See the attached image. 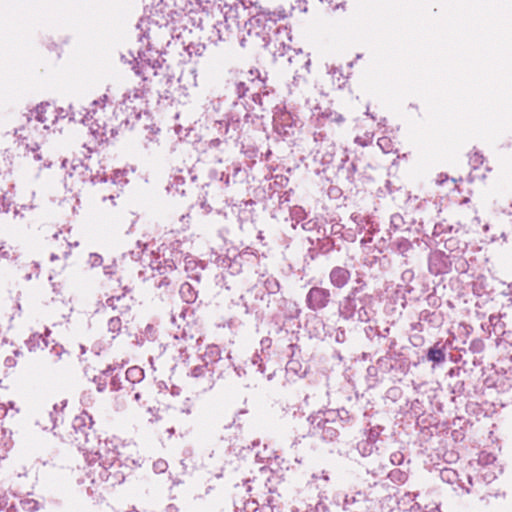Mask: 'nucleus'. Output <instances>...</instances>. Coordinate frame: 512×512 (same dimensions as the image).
Listing matches in <instances>:
<instances>
[{"label":"nucleus","instance_id":"f257e3e1","mask_svg":"<svg viewBox=\"0 0 512 512\" xmlns=\"http://www.w3.org/2000/svg\"><path fill=\"white\" fill-rule=\"evenodd\" d=\"M118 448V440H100L96 437V440L90 441L87 445L85 444V447L81 451L90 465L98 464V467L102 469V471L99 472L100 478L109 480L112 472L107 473V471L121 467L122 465Z\"/></svg>","mask_w":512,"mask_h":512},{"label":"nucleus","instance_id":"f03ea898","mask_svg":"<svg viewBox=\"0 0 512 512\" xmlns=\"http://www.w3.org/2000/svg\"><path fill=\"white\" fill-rule=\"evenodd\" d=\"M373 296L361 293L360 287L353 288L341 301L339 313L344 319H356L360 322H369L374 315L372 307Z\"/></svg>","mask_w":512,"mask_h":512},{"label":"nucleus","instance_id":"7ed1b4c3","mask_svg":"<svg viewBox=\"0 0 512 512\" xmlns=\"http://www.w3.org/2000/svg\"><path fill=\"white\" fill-rule=\"evenodd\" d=\"M284 17L281 12L260 11L248 19L245 29L256 45L267 46L271 31L274 30L277 21Z\"/></svg>","mask_w":512,"mask_h":512},{"label":"nucleus","instance_id":"20e7f679","mask_svg":"<svg viewBox=\"0 0 512 512\" xmlns=\"http://www.w3.org/2000/svg\"><path fill=\"white\" fill-rule=\"evenodd\" d=\"M92 424V417L85 411L74 417L71 441L75 443L79 450L85 447V443L87 445L90 441L96 440V435L92 431Z\"/></svg>","mask_w":512,"mask_h":512},{"label":"nucleus","instance_id":"39448f33","mask_svg":"<svg viewBox=\"0 0 512 512\" xmlns=\"http://www.w3.org/2000/svg\"><path fill=\"white\" fill-rule=\"evenodd\" d=\"M189 383L199 392H206L215 385L213 364L207 362L194 366L188 373Z\"/></svg>","mask_w":512,"mask_h":512},{"label":"nucleus","instance_id":"423d86ee","mask_svg":"<svg viewBox=\"0 0 512 512\" xmlns=\"http://www.w3.org/2000/svg\"><path fill=\"white\" fill-rule=\"evenodd\" d=\"M145 106L144 94L140 89H134L124 94L120 103V110L126 113L127 117L139 118Z\"/></svg>","mask_w":512,"mask_h":512},{"label":"nucleus","instance_id":"0eeeda50","mask_svg":"<svg viewBox=\"0 0 512 512\" xmlns=\"http://www.w3.org/2000/svg\"><path fill=\"white\" fill-rule=\"evenodd\" d=\"M331 300V293L328 289L322 287H312L306 296V305L312 311H318L326 308Z\"/></svg>","mask_w":512,"mask_h":512},{"label":"nucleus","instance_id":"6e6552de","mask_svg":"<svg viewBox=\"0 0 512 512\" xmlns=\"http://www.w3.org/2000/svg\"><path fill=\"white\" fill-rule=\"evenodd\" d=\"M50 260L66 259L71 253V243L67 240L62 231L55 233L50 241Z\"/></svg>","mask_w":512,"mask_h":512},{"label":"nucleus","instance_id":"1a4fd4ad","mask_svg":"<svg viewBox=\"0 0 512 512\" xmlns=\"http://www.w3.org/2000/svg\"><path fill=\"white\" fill-rule=\"evenodd\" d=\"M316 421V425L313 427L314 433H318L325 440L332 441L338 436L336 420H329L324 414H318L313 417V422Z\"/></svg>","mask_w":512,"mask_h":512},{"label":"nucleus","instance_id":"9d476101","mask_svg":"<svg viewBox=\"0 0 512 512\" xmlns=\"http://www.w3.org/2000/svg\"><path fill=\"white\" fill-rule=\"evenodd\" d=\"M351 278V272L341 266L334 267L329 274L330 283L336 288H343Z\"/></svg>","mask_w":512,"mask_h":512},{"label":"nucleus","instance_id":"9b49d317","mask_svg":"<svg viewBox=\"0 0 512 512\" xmlns=\"http://www.w3.org/2000/svg\"><path fill=\"white\" fill-rule=\"evenodd\" d=\"M26 149L28 152L25 156L27 157L28 161L35 162L37 169L50 166V162L44 160L42 153L39 152V146L37 144H35L33 147H29L27 144Z\"/></svg>","mask_w":512,"mask_h":512},{"label":"nucleus","instance_id":"f8f14e48","mask_svg":"<svg viewBox=\"0 0 512 512\" xmlns=\"http://www.w3.org/2000/svg\"><path fill=\"white\" fill-rule=\"evenodd\" d=\"M35 119L37 122L44 124V128L48 127V123H53L54 120L50 116H53L54 110L49 104H41L36 108Z\"/></svg>","mask_w":512,"mask_h":512},{"label":"nucleus","instance_id":"ddd939ff","mask_svg":"<svg viewBox=\"0 0 512 512\" xmlns=\"http://www.w3.org/2000/svg\"><path fill=\"white\" fill-rule=\"evenodd\" d=\"M34 130H36L34 121L31 118H28L25 126L15 129V136L18 140H28L33 137Z\"/></svg>","mask_w":512,"mask_h":512},{"label":"nucleus","instance_id":"4468645a","mask_svg":"<svg viewBox=\"0 0 512 512\" xmlns=\"http://www.w3.org/2000/svg\"><path fill=\"white\" fill-rule=\"evenodd\" d=\"M129 299L122 294L121 296H111L107 299L106 303L113 310H118L119 312H123L126 308H128Z\"/></svg>","mask_w":512,"mask_h":512},{"label":"nucleus","instance_id":"2eb2a0df","mask_svg":"<svg viewBox=\"0 0 512 512\" xmlns=\"http://www.w3.org/2000/svg\"><path fill=\"white\" fill-rule=\"evenodd\" d=\"M427 358L434 363H443L445 361L444 346H440L439 342L436 343L428 350Z\"/></svg>","mask_w":512,"mask_h":512},{"label":"nucleus","instance_id":"dca6fc26","mask_svg":"<svg viewBox=\"0 0 512 512\" xmlns=\"http://www.w3.org/2000/svg\"><path fill=\"white\" fill-rule=\"evenodd\" d=\"M179 292L182 299L187 303H192L197 298V292L193 289L190 283H183Z\"/></svg>","mask_w":512,"mask_h":512},{"label":"nucleus","instance_id":"f3484780","mask_svg":"<svg viewBox=\"0 0 512 512\" xmlns=\"http://www.w3.org/2000/svg\"><path fill=\"white\" fill-rule=\"evenodd\" d=\"M66 406V401H61L59 404H55L54 407H53V412L50 413V416H51V419H52V422H53V426L52 428H56V426L58 425L59 422H62L63 421V417H62V412H63V409L65 408Z\"/></svg>","mask_w":512,"mask_h":512},{"label":"nucleus","instance_id":"a211bd4d","mask_svg":"<svg viewBox=\"0 0 512 512\" xmlns=\"http://www.w3.org/2000/svg\"><path fill=\"white\" fill-rule=\"evenodd\" d=\"M440 477L444 482L454 484L458 482V473L452 468H444L440 472Z\"/></svg>","mask_w":512,"mask_h":512},{"label":"nucleus","instance_id":"6ab92c4d","mask_svg":"<svg viewBox=\"0 0 512 512\" xmlns=\"http://www.w3.org/2000/svg\"><path fill=\"white\" fill-rule=\"evenodd\" d=\"M122 322L119 317H112L108 321V331L111 333V337L115 338L121 331Z\"/></svg>","mask_w":512,"mask_h":512},{"label":"nucleus","instance_id":"aec40b11","mask_svg":"<svg viewBox=\"0 0 512 512\" xmlns=\"http://www.w3.org/2000/svg\"><path fill=\"white\" fill-rule=\"evenodd\" d=\"M322 117L328 123L341 124L345 120L341 114L334 112V111H326V112L322 113Z\"/></svg>","mask_w":512,"mask_h":512},{"label":"nucleus","instance_id":"412c9836","mask_svg":"<svg viewBox=\"0 0 512 512\" xmlns=\"http://www.w3.org/2000/svg\"><path fill=\"white\" fill-rule=\"evenodd\" d=\"M143 377V370L138 367H131L126 371V378L135 382L141 380Z\"/></svg>","mask_w":512,"mask_h":512},{"label":"nucleus","instance_id":"4be33fe9","mask_svg":"<svg viewBox=\"0 0 512 512\" xmlns=\"http://www.w3.org/2000/svg\"><path fill=\"white\" fill-rule=\"evenodd\" d=\"M16 253L10 247L1 246L0 247V261L2 259H15Z\"/></svg>","mask_w":512,"mask_h":512},{"label":"nucleus","instance_id":"5701e85b","mask_svg":"<svg viewBox=\"0 0 512 512\" xmlns=\"http://www.w3.org/2000/svg\"><path fill=\"white\" fill-rule=\"evenodd\" d=\"M469 162L473 168H477L483 163V155L478 152H474L470 155Z\"/></svg>","mask_w":512,"mask_h":512},{"label":"nucleus","instance_id":"b1692460","mask_svg":"<svg viewBox=\"0 0 512 512\" xmlns=\"http://www.w3.org/2000/svg\"><path fill=\"white\" fill-rule=\"evenodd\" d=\"M489 323L491 326H493L494 331H496L497 329L503 331V329H504V325L501 324V316L500 315H490Z\"/></svg>","mask_w":512,"mask_h":512},{"label":"nucleus","instance_id":"393cba45","mask_svg":"<svg viewBox=\"0 0 512 512\" xmlns=\"http://www.w3.org/2000/svg\"><path fill=\"white\" fill-rule=\"evenodd\" d=\"M168 464L165 460L158 459L153 463V469L157 473H163L167 470Z\"/></svg>","mask_w":512,"mask_h":512},{"label":"nucleus","instance_id":"a878e982","mask_svg":"<svg viewBox=\"0 0 512 512\" xmlns=\"http://www.w3.org/2000/svg\"><path fill=\"white\" fill-rule=\"evenodd\" d=\"M390 459L394 465H400L404 460V455L401 452H395L391 454Z\"/></svg>","mask_w":512,"mask_h":512},{"label":"nucleus","instance_id":"bb28decb","mask_svg":"<svg viewBox=\"0 0 512 512\" xmlns=\"http://www.w3.org/2000/svg\"><path fill=\"white\" fill-rule=\"evenodd\" d=\"M301 365L298 361L290 360L287 363V370L293 371L295 374H298V368H300Z\"/></svg>","mask_w":512,"mask_h":512},{"label":"nucleus","instance_id":"cd10ccee","mask_svg":"<svg viewBox=\"0 0 512 512\" xmlns=\"http://www.w3.org/2000/svg\"><path fill=\"white\" fill-rule=\"evenodd\" d=\"M89 262L92 266H99L102 263V257L98 254H90Z\"/></svg>","mask_w":512,"mask_h":512},{"label":"nucleus","instance_id":"c85d7f7f","mask_svg":"<svg viewBox=\"0 0 512 512\" xmlns=\"http://www.w3.org/2000/svg\"><path fill=\"white\" fill-rule=\"evenodd\" d=\"M206 354H210L211 356H213L215 358H219L220 357V349L216 345L209 346V347H207Z\"/></svg>","mask_w":512,"mask_h":512},{"label":"nucleus","instance_id":"c756f323","mask_svg":"<svg viewBox=\"0 0 512 512\" xmlns=\"http://www.w3.org/2000/svg\"><path fill=\"white\" fill-rule=\"evenodd\" d=\"M390 140L386 137H382L378 139V145L381 147V149L385 152H388Z\"/></svg>","mask_w":512,"mask_h":512},{"label":"nucleus","instance_id":"7c9ffc66","mask_svg":"<svg viewBox=\"0 0 512 512\" xmlns=\"http://www.w3.org/2000/svg\"><path fill=\"white\" fill-rule=\"evenodd\" d=\"M398 248L401 250L402 253H405L411 248V243L407 240H402L399 242Z\"/></svg>","mask_w":512,"mask_h":512},{"label":"nucleus","instance_id":"2f4dec72","mask_svg":"<svg viewBox=\"0 0 512 512\" xmlns=\"http://www.w3.org/2000/svg\"><path fill=\"white\" fill-rule=\"evenodd\" d=\"M252 364L253 365H257L258 366V370L261 372V373H264V368L261 364V358L259 355L255 354L252 358Z\"/></svg>","mask_w":512,"mask_h":512},{"label":"nucleus","instance_id":"473e14b6","mask_svg":"<svg viewBox=\"0 0 512 512\" xmlns=\"http://www.w3.org/2000/svg\"><path fill=\"white\" fill-rule=\"evenodd\" d=\"M7 201L5 195H0V212L7 211Z\"/></svg>","mask_w":512,"mask_h":512},{"label":"nucleus","instance_id":"72a5a7b5","mask_svg":"<svg viewBox=\"0 0 512 512\" xmlns=\"http://www.w3.org/2000/svg\"><path fill=\"white\" fill-rule=\"evenodd\" d=\"M4 363H5V366H7V367H13V366H15L16 361L13 357L9 356V357H6Z\"/></svg>","mask_w":512,"mask_h":512},{"label":"nucleus","instance_id":"f704fd0d","mask_svg":"<svg viewBox=\"0 0 512 512\" xmlns=\"http://www.w3.org/2000/svg\"><path fill=\"white\" fill-rule=\"evenodd\" d=\"M8 415V408L5 404H0V418H3Z\"/></svg>","mask_w":512,"mask_h":512},{"label":"nucleus","instance_id":"c9c22d12","mask_svg":"<svg viewBox=\"0 0 512 512\" xmlns=\"http://www.w3.org/2000/svg\"><path fill=\"white\" fill-rule=\"evenodd\" d=\"M3 435L6 436L5 434V431L3 430L2 431ZM6 438V441L4 442V447L6 450H8L11 446H12V442H11V437H5Z\"/></svg>","mask_w":512,"mask_h":512},{"label":"nucleus","instance_id":"e433bc0d","mask_svg":"<svg viewBox=\"0 0 512 512\" xmlns=\"http://www.w3.org/2000/svg\"><path fill=\"white\" fill-rule=\"evenodd\" d=\"M133 70L135 72L136 75L138 76H141L143 78V80H145L146 78L143 76V73H142V70L141 68L139 67V65H136L133 67Z\"/></svg>","mask_w":512,"mask_h":512},{"label":"nucleus","instance_id":"4c0bfd02","mask_svg":"<svg viewBox=\"0 0 512 512\" xmlns=\"http://www.w3.org/2000/svg\"><path fill=\"white\" fill-rule=\"evenodd\" d=\"M103 203H107L108 201L111 203V206H114L116 203L114 202V196L110 195L109 197H103Z\"/></svg>","mask_w":512,"mask_h":512},{"label":"nucleus","instance_id":"58836bf2","mask_svg":"<svg viewBox=\"0 0 512 512\" xmlns=\"http://www.w3.org/2000/svg\"><path fill=\"white\" fill-rule=\"evenodd\" d=\"M165 512H178V508L175 505L170 504L166 507Z\"/></svg>","mask_w":512,"mask_h":512},{"label":"nucleus","instance_id":"ea45409f","mask_svg":"<svg viewBox=\"0 0 512 512\" xmlns=\"http://www.w3.org/2000/svg\"><path fill=\"white\" fill-rule=\"evenodd\" d=\"M167 269H169V270H171V271H173V270H175V269H176V264H175V262H174L173 260H171V261L168 263L167 267H165V270H167Z\"/></svg>","mask_w":512,"mask_h":512},{"label":"nucleus","instance_id":"a19ab883","mask_svg":"<svg viewBox=\"0 0 512 512\" xmlns=\"http://www.w3.org/2000/svg\"><path fill=\"white\" fill-rule=\"evenodd\" d=\"M299 84H300V77L295 76V77L293 78V81H292V83H291V86H293V87H298V86H299Z\"/></svg>","mask_w":512,"mask_h":512},{"label":"nucleus","instance_id":"79ce46f5","mask_svg":"<svg viewBox=\"0 0 512 512\" xmlns=\"http://www.w3.org/2000/svg\"><path fill=\"white\" fill-rule=\"evenodd\" d=\"M220 143L221 142H220L219 139H213V140L210 141V145L211 146H215V147L218 146Z\"/></svg>","mask_w":512,"mask_h":512},{"label":"nucleus","instance_id":"37998d69","mask_svg":"<svg viewBox=\"0 0 512 512\" xmlns=\"http://www.w3.org/2000/svg\"><path fill=\"white\" fill-rule=\"evenodd\" d=\"M420 509V506L418 504H415L413 505L411 508H410V512H416L417 510Z\"/></svg>","mask_w":512,"mask_h":512},{"label":"nucleus","instance_id":"c03bdc74","mask_svg":"<svg viewBox=\"0 0 512 512\" xmlns=\"http://www.w3.org/2000/svg\"><path fill=\"white\" fill-rule=\"evenodd\" d=\"M424 512H441L438 505H436L434 508H432L430 511H424Z\"/></svg>","mask_w":512,"mask_h":512},{"label":"nucleus","instance_id":"a18cd8bd","mask_svg":"<svg viewBox=\"0 0 512 512\" xmlns=\"http://www.w3.org/2000/svg\"><path fill=\"white\" fill-rule=\"evenodd\" d=\"M123 479H124V476L122 474L115 476V480H117L118 482H121Z\"/></svg>","mask_w":512,"mask_h":512},{"label":"nucleus","instance_id":"49530a36","mask_svg":"<svg viewBox=\"0 0 512 512\" xmlns=\"http://www.w3.org/2000/svg\"><path fill=\"white\" fill-rule=\"evenodd\" d=\"M246 42H247V39L246 38H242L241 41H240V44L242 47H246Z\"/></svg>","mask_w":512,"mask_h":512},{"label":"nucleus","instance_id":"de8ad7c7","mask_svg":"<svg viewBox=\"0 0 512 512\" xmlns=\"http://www.w3.org/2000/svg\"><path fill=\"white\" fill-rule=\"evenodd\" d=\"M321 478H322L323 480H325V481H328V479H329L328 475H327V474H325V472H324V471L322 472Z\"/></svg>","mask_w":512,"mask_h":512},{"label":"nucleus","instance_id":"09e8293b","mask_svg":"<svg viewBox=\"0 0 512 512\" xmlns=\"http://www.w3.org/2000/svg\"><path fill=\"white\" fill-rule=\"evenodd\" d=\"M134 399L138 401L140 399V393H138V392L135 393L134 394Z\"/></svg>","mask_w":512,"mask_h":512},{"label":"nucleus","instance_id":"8fccbe9b","mask_svg":"<svg viewBox=\"0 0 512 512\" xmlns=\"http://www.w3.org/2000/svg\"><path fill=\"white\" fill-rule=\"evenodd\" d=\"M9 404H10V408H11V409H13V410H15V413H17V412H18V409H15V408H14V404H13L12 402H10Z\"/></svg>","mask_w":512,"mask_h":512},{"label":"nucleus","instance_id":"3c124183","mask_svg":"<svg viewBox=\"0 0 512 512\" xmlns=\"http://www.w3.org/2000/svg\"><path fill=\"white\" fill-rule=\"evenodd\" d=\"M244 86V83H239L238 85V93H240V87H243Z\"/></svg>","mask_w":512,"mask_h":512},{"label":"nucleus","instance_id":"603ef678","mask_svg":"<svg viewBox=\"0 0 512 512\" xmlns=\"http://www.w3.org/2000/svg\"><path fill=\"white\" fill-rule=\"evenodd\" d=\"M461 486L466 490L467 493L470 492V489L468 487H464L463 485H461Z\"/></svg>","mask_w":512,"mask_h":512},{"label":"nucleus","instance_id":"864d4df0","mask_svg":"<svg viewBox=\"0 0 512 512\" xmlns=\"http://www.w3.org/2000/svg\"><path fill=\"white\" fill-rule=\"evenodd\" d=\"M340 6L344 8V4L336 5V8H339Z\"/></svg>","mask_w":512,"mask_h":512},{"label":"nucleus","instance_id":"5fc2aeb1","mask_svg":"<svg viewBox=\"0 0 512 512\" xmlns=\"http://www.w3.org/2000/svg\"><path fill=\"white\" fill-rule=\"evenodd\" d=\"M468 482H469V484H472V480L470 477H468Z\"/></svg>","mask_w":512,"mask_h":512},{"label":"nucleus","instance_id":"6e6d98bb","mask_svg":"<svg viewBox=\"0 0 512 512\" xmlns=\"http://www.w3.org/2000/svg\"><path fill=\"white\" fill-rule=\"evenodd\" d=\"M14 214H15V216H17L19 214V212L17 210H15Z\"/></svg>","mask_w":512,"mask_h":512}]
</instances>
